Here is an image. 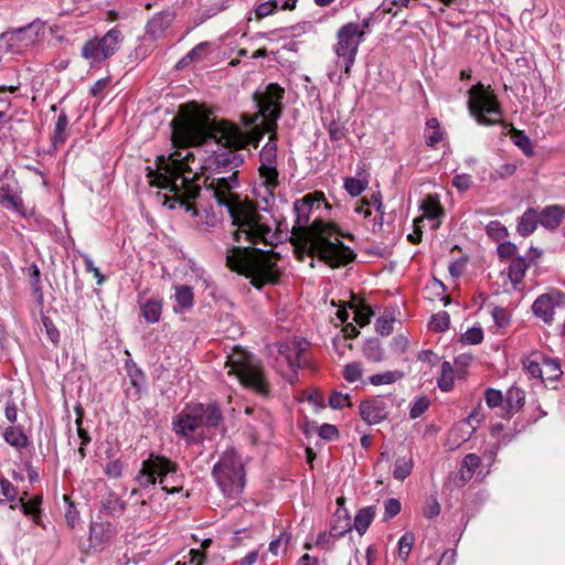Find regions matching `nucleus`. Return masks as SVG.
<instances>
[{
    "mask_svg": "<svg viewBox=\"0 0 565 565\" xmlns=\"http://www.w3.org/2000/svg\"><path fill=\"white\" fill-rule=\"evenodd\" d=\"M184 108L182 107L180 115L171 121L172 142L179 150L168 158L159 157L158 171L149 170L147 177L151 185L172 192L180 205L196 216L198 210L190 200L200 193V185L194 182L198 178L194 169L201 166L198 163L193 167L194 153L188 148L200 146L210 138L214 139L227 149L216 156L217 168L232 171L243 163L244 158L237 150L248 145V138L238 127L227 121H210L198 111L188 113Z\"/></svg>",
    "mask_w": 565,
    "mask_h": 565,
    "instance_id": "1",
    "label": "nucleus"
},
{
    "mask_svg": "<svg viewBox=\"0 0 565 565\" xmlns=\"http://www.w3.org/2000/svg\"><path fill=\"white\" fill-rule=\"evenodd\" d=\"M322 204L326 209L329 207L322 192L308 193L296 200L292 233L308 245L309 255L319 257L331 267L344 266L354 259L355 254L340 241L338 227L322 221L320 215L309 225L311 213L319 210Z\"/></svg>",
    "mask_w": 565,
    "mask_h": 565,
    "instance_id": "2",
    "label": "nucleus"
},
{
    "mask_svg": "<svg viewBox=\"0 0 565 565\" xmlns=\"http://www.w3.org/2000/svg\"><path fill=\"white\" fill-rule=\"evenodd\" d=\"M238 171H232L231 175L213 178L206 184V188L213 191V196L220 205L227 209L233 231V241L239 243L242 239L256 245L264 243L270 245L275 233L273 231V221L265 214L259 213L254 203L248 200H242L233 190L238 186Z\"/></svg>",
    "mask_w": 565,
    "mask_h": 565,
    "instance_id": "3",
    "label": "nucleus"
},
{
    "mask_svg": "<svg viewBox=\"0 0 565 565\" xmlns=\"http://www.w3.org/2000/svg\"><path fill=\"white\" fill-rule=\"evenodd\" d=\"M227 267L250 279L256 288L266 284H275L279 279V270L273 253L258 248L233 246L227 249Z\"/></svg>",
    "mask_w": 565,
    "mask_h": 565,
    "instance_id": "4",
    "label": "nucleus"
},
{
    "mask_svg": "<svg viewBox=\"0 0 565 565\" xmlns=\"http://www.w3.org/2000/svg\"><path fill=\"white\" fill-rule=\"evenodd\" d=\"M285 90L277 84H269L264 93L256 95V102L259 114L263 116V122L267 131L271 132L269 140L259 152V167H277V145L275 129L277 119L281 114L280 100L284 98Z\"/></svg>",
    "mask_w": 565,
    "mask_h": 565,
    "instance_id": "5",
    "label": "nucleus"
},
{
    "mask_svg": "<svg viewBox=\"0 0 565 565\" xmlns=\"http://www.w3.org/2000/svg\"><path fill=\"white\" fill-rule=\"evenodd\" d=\"M225 366L230 367L228 374L234 375L239 383L257 395L266 397L269 393L264 367L260 361L250 352L235 347L228 353Z\"/></svg>",
    "mask_w": 565,
    "mask_h": 565,
    "instance_id": "6",
    "label": "nucleus"
},
{
    "mask_svg": "<svg viewBox=\"0 0 565 565\" xmlns=\"http://www.w3.org/2000/svg\"><path fill=\"white\" fill-rule=\"evenodd\" d=\"M222 420L220 408L213 404L188 405L172 422L177 435L190 443H198L202 438L199 429L203 426L216 427Z\"/></svg>",
    "mask_w": 565,
    "mask_h": 565,
    "instance_id": "7",
    "label": "nucleus"
},
{
    "mask_svg": "<svg viewBox=\"0 0 565 565\" xmlns=\"http://www.w3.org/2000/svg\"><path fill=\"white\" fill-rule=\"evenodd\" d=\"M468 95L469 111L479 125L493 126L501 124L507 127V124L502 120L501 104L490 86L478 83L468 90Z\"/></svg>",
    "mask_w": 565,
    "mask_h": 565,
    "instance_id": "8",
    "label": "nucleus"
},
{
    "mask_svg": "<svg viewBox=\"0 0 565 565\" xmlns=\"http://www.w3.org/2000/svg\"><path fill=\"white\" fill-rule=\"evenodd\" d=\"M213 476L222 492L228 497L239 494L245 486L244 466L234 450L224 452L213 468Z\"/></svg>",
    "mask_w": 565,
    "mask_h": 565,
    "instance_id": "9",
    "label": "nucleus"
},
{
    "mask_svg": "<svg viewBox=\"0 0 565 565\" xmlns=\"http://www.w3.org/2000/svg\"><path fill=\"white\" fill-rule=\"evenodd\" d=\"M367 26L369 22L364 20L362 25L348 23L341 26L338 31V42L334 45V52L339 58L338 63L343 64V72L348 77L351 74V67L355 62L359 45L365 35L363 29Z\"/></svg>",
    "mask_w": 565,
    "mask_h": 565,
    "instance_id": "10",
    "label": "nucleus"
},
{
    "mask_svg": "<svg viewBox=\"0 0 565 565\" xmlns=\"http://www.w3.org/2000/svg\"><path fill=\"white\" fill-rule=\"evenodd\" d=\"M177 470V463L171 460L160 456L150 457L142 462L136 480L140 487L147 488L153 486L159 479V483L162 484V490L168 493H174L179 492L180 488L172 487L169 489L164 482L169 479L170 475H174Z\"/></svg>",
    "mask_w": 565,
    "mask_h": 565,
    "instance_id": "11",
    "label": "nucleus"
},
{
    "mask_svg": "<svg viewBox=\"0 0 565 565\" xmlns=\"http://www.w3.org/2000/svg\"><path fill=\"white\" fill-rule=\"evenodd\" d=\"M122 40L121 31L113 28L104 36L88 40L82 47V56L90 63H102L117 52Z\"/></svg>",
    "mask_w": 565,
    "mask_h": 565,
    "instance_id": "12",
    "label": "nucleus"
},
{
    "mask_svg": "<svg viewBox=\"0 0 565 565\" xmlns=\"http://www.w3.org/2000/svg\"><path fill=\"white\" fill-rule=\"evenodd\" d=\"M17 494L18 493L13 484L9 480L0 478V503H10L11 509L20 507L26 516H30L34 523H39L41 516L40 504L42 498L35 495L26 499V492H23V495L19 498H17Z\"/></svg>",
    "mask_w": 565,
    "mask_h": 565,
    "instance_id": "13",
    "label": "nucleus"
},
{
    "mask_svg": "<svg viewBox=\"0 0 565 565\" xmlns=\"http://www.w3.org/2000/svg\"><path fill=\"white\" fill-rule=\"evenodd\" d=\"M561 308H565V294L557 289L540 295L532 305L534 316L546 324L554 322L555 312Z\"/></svg>",
    "mask_w": 565,
    "mask_h": 565,
    "instance_id": "14",
    "label": "nucleus"
},
{
    "mask_svg": "<svg viewBox=\"0 0 565 565\" xmlns=\"http://www.w3.org/2000/svg\"><path fill=\"white\" fill-rule=\"evenodd\" d=\"M354 212L373 222L372 230L375 232L382 227L383 211L379 194H372L370 199L363 198L355 204Z\"/></svg>",
    "mask_w": 565,
    "mask_h": 565,
    "instance_id": "15",
    "label": "nucleus"
},
{
    "mask_svg": "<svg viewBox=\"0 0 565 565\" xmlns=\"http://www.w3.org/2000/svg\"><path fill=\"white\" fill-rule=\"evenodd\" d=\"M303 352L305 348L301 342H284L279 345L277 362L287 364V366L295 372L305 364Z\"/></svg>",
    "mask_w": 565,
    "mask_h": 565,
    "instance_id": "16",
    "label": "nucleus"
},
{
    "mask_svg": "<svg viewBox=\"0 0 565 565\" xmlns=\"http://www.w3.org/2000/svg\"><path fill=\"white\" fill-rule=\"evenodd\" d=\"M360 415L369 425H375L386 418V411L381 401H366L360 405Z\"/></svg>",
    "mask_w": 565,
    "mask_h": 565,
    "instance_id": "17",
    "label": "nucleus"
},
{
    "mask_svg": "<svg viewBox=\"0 0 565 565\" xmlns=\"http://www.w3.org/2000/svg\"><path fill=\"white\" fill-rule=\"evenodd\" d=\"M172 21L173 15L169 12H161L156 14L147 24V34L152 40L159 39L171 25Z\"/></svg>",
    "mask_w": 565,
    "mask_h": 565,
    "instance_id": "18",
    "label": "nucleus"
},
{
    "mask_svg": "<svg viewBox=\"0 0 565 565\" xmlns=\"http://www.w3.org/2000/svg\"><path fill=\"white\" fill-rule=\"evenodd\" d=\"M174 312L181 313L192 308L194 302V294L191 287L186 285L174 286Z\"/></svg>",
    "mask_w": 565,
    "mask_h": 565,
    "instance_id": "19",
    "label": "nucleus"
},
{
    "mask_svg": "<svg viewBox=\"0 0 565 565\" xmlns=\"http://www.w3.org/2000/svg\"><path fill=\"white\" fill-rule=\"evenodd\" d=\"M0 204L7 209H11L19 214H24L23 201L20 193L11 189L10 185L0 186Z\"/></svg>",
    "mask_w": 565,
    "mask_h": 565,
    "instance_id": "20",
    "label": "nucleus"
},
{
    "mask_svg": "<svg viewBox=\"0 0 565 565\" xmlns=\"http://www.w3.org/2000/svg\"><path fill=\"white\" fill-rule=\"evenodd\" d=\"M565 216V210L558 205L544 209L540 214V223L545 228H556Z\"/></svg>",
    "mask_w": 565,
    "mask_h": 565,
    "instance_id": "21",
    "label": "nucleus"
},
{
    "mask_svg": "<svg viewBox=\"0 0 565 565\" xmlns=\"http://www.w3.org/2000/svg\"><path fill=\"white\" fill-rule=\"evenodd\" d=\"M527 268H529V264L525 260V258H523V257H513L512 258V260L509 265V268H508V276L514 286L519 285L523 280Z\"/></svg>",
    "mask_w": 565,
    "mask_h": 565,
    "instance_id": "22",
    "label": "nucleus"
},
{
    "mask_svg": "<svg viewBox=\"0 0 565 565\" xmlns=\"http://www.w3.org/2000/svg\"><path fill=\"white\" fill-rule=\"evenodd\" d=\"M539 222L540 217L537 216V213L533 209L526 210L518 224L519 234L524 237L529 236L535 231Z\"/></svg>",
    "mask_w": 565,
    "mask_h": 565,
    "instance_id": "23",
    "label": "nucleus"
},
{
    "mask_svg": "<svg viewBox=\"0 0 565 565\" xmlns=\"http://www.w3.org/2000/svg\"><path fill=\"white\" fill-rule=\"evenodd\" d=\"M262 185L273 195L274 190L279 185V173L277 167L258 168Z\"/></svg>",
    "mask_w": 565,
    "mask_h": 565,
    "instance_id": "24",
    "label": "nucleus"
},
{
    "mask_svg": "<svg viewBox=\"0 0 565 565\" xmlns=\"http://www.w3.org/2000/svg\"><path fill=\"white\" fill-rule=\"evenodd\" d=\"M4 440L17 449L28 446V437L20 427L9 426L3 430Z\"/></svg>",
    "mask_w": 565,
    "mask_h": 565,
    "instance_id": "25",
    "label": "nucleus"
},
{
    "mask_svg": "<svg viewBox=\"0 0 565 565\" xmlns=\"http://www.w3.org/2000/svg\"><path fill=\"white\" fill-rule=\"evenodd\" d=\"M541 369H542V380L545 382L557 381L563 374L559 362L554 359L542 358V367Z\"/></svg>",
    "mask_w": 565,
    "mask_h": 565,
    "instance_id": "26",
    "label": "nucleus"
},
{
    "mask_svg": "<svg viewBox=\"0 0 565 565\" xmlns=\"http://www.w3.org/2000/svg\"><path fill=\"white\" fill-rule=\"evenodd\" d=\"M162 303L158 299H149L141 307V315L149 323H156L160 320Z\"/></svg>",
    "mask_w": 565,
    "mask_h": 565,
    "instance_id": "27",
    "label": "nucleus"
},
{
    "mask_svg": "<svg viewBox=\"0 0 565 565\" xmlns=\"http://www.w3.org/2000/svg\"><path fill=\"white\" fill-rule=\"evenodd\" d=\"M375 516V509L373 507H366L361 509L355 518H354V527L360 533L363 534L372 523Z\"/></svg>",
    "mask_w": 565,
    "mask_h": 565,
    "instance_id": "28",
    "label": "nucleus"
},
{
    "mask_svg": "<svg viewBox=\"0 0 565 565\" xmlns=\"http://www.w3.org/2000/svg\"><path fill=\"white\" fill-rule=\"evenodd\" d=\"M405 376L403 371L394 370L374 374L369 377V382L374 386L393 384Z\"/></svg>",
    "mask_w": 565,
    "mask_h": 565,
    "instance_id": "29",
    "label": "nucleus"
},
{
    "mask_svg": "<svg viewBox=\"0 0 565 565\" xmlns=\"http://www.w3.org/2000/svg\"><path fill=\"white\" fill-rule=\"evenodd\" d=\"M505 401L510 411L518 412L524 405L525 393L518 386H511L507 392Z\"/></svg>",
    "mask_w": 565,
    "mask_h": 565,
    "instance_id": "30",
    "label": "nucleus"
},
{
    "mask_svg": "<svg viewBox=\"0 0 565 565\" xmlns=\"http://www.w3.org/2000/svg\"><path fill=\"white\" fill-rule=\"evenodd\" d=\"M438 386L444 392H449L454 387V369L452 365L445 361L440 367V376L438 377Z\"/></svg>",
    "mask_w": 565,
    "mask_h": 565,
    "instance_id": "31",
    "label": "nucleus"
},
{
    "mask_svg": "<svg viewBox=\"0 0 565 565\" xmlns=\"http://www.w3.org/2000/svg\"><path fill=\"white\" fill-rule=\"evenodd\" d=\"M510 126V137L515 146H518L526 156L532 154V146L530 138L521 130L515 129L513 126Z\"/></svg>",
    "mask_w": 565,
    "mask_h": 565,
    "instance_id": "32",
    "label": "nucleus"
},
{
    "mask_svg": "<svg viewBox=\"0 0 565 565\" xmlns=\"http://www.w3.org/2000/svg\"><path fill=\"white\" fill-rule=\"evenodd\" d=\"M350 308L353 310L354 312V321L360 326V327H364L366 324L370 323V320H371V316L373 315V311L371 310V308L364 303H355V302H352L350 305Z\"/></svg>",
    "mask_w": 565,
    "mask_h": 565,
    "instance_id": "33",
    "label": "nucleus"
},
{
    "mask_svg": "<svg viewBox=\"0 0 565 565\" xmlns=\"http://www.w3.org/2000/svg\"><path fill=\"white\" fill-rule=\"evenodd\" d=\"M413 469V459L411 457H399L396 459L395 467L393 470V477L397 480H404L407 478Z\"/></svg>",
    "mask_w": 565,
    "mask_h": 565,
    "instance_id": "34",
    "label": "nucleus"
},
{
    "mask_svg": "<svg viewBox=\"0 0 565 565\" xmlns=\"http://www.w3.org/2000/svg\"><path fill=\"white\" fill-rule=\"evenodd\" d=\"M422 209L426 217L437 220L443 214V209L436 198L428 196L422 203Z\"/></svg>",
    "mask_w": 565,
    "mask_h": 565,
    "instance_id": "35",
    "label": "nucleus"
},
{
    "mask_svg": "<svg viewBox=\"0 0 565 565\" xmlns=\"http://www.w3.org/2000/svg\"><path fill=\"white\" fill-rule=\"evenodd\" d=\"M480 458L476 454H468L462 460V479H471L473 472L480 466Z\"/></svg>",
    "mask_w": 565,
    "mask_h": 565,
    "instance_id": "36",
    "label": "nucleus"
},
{
    "mask_svg": "<svg viewBox=\"0 0 565 565\" xmlns=\"http://www.w3.org/2000/svg\"><path fill=\"white\" fill-rule=\"evenodd\" d=\"M364 355L371 362H381L384 359V352L377 341H370L364 348Z\"/></svg>",
    "mask_w": 565,
    "mask_h": 565,
    "instance_id": "37",
    "label": "nucleus"
},
{
    "mask_svg": "<svg viewBox=\"0 0 565 565\" xmlns=\"http://www.w3.org/2000/svg\"><path fill=\"white\" fill-rule=\"evenodd\" d=\"M414 535L411 533L404 534L398 541V557L402 561H406L414 545Z\"/></svg>",
    "mask_w": 565,
    "mask_h": 565,
    "instance_id": "38",
    "label": "nucleus"
},
{
    "mask_svg": "<svg viewBox=\"0 0 565 565\" xmlns=\"http://www.w3.org/2000/svg\"><path fill=\"white\" fill-rule=\"evenodd\" d=\"M486 232L489 237L495 241H501L508 236L507 227L499 221H491L486 226Z\"/></svg>",
    "mask_w": 565,
    "mask_h": 565,
    "instance_id": "39",
    "label": "nucleus"
},
{
    "mask_svg": "<svg viewBox=\"0 0 565 565\" xmlns=\"http://www.w3.org/2000/svg\"><path fill=\"white\" fill-rule=\"evenodd\" d=\"M327 129L330 136V139L333 141L342 140L347 135V128L343 122L340 120H330L327 125Z\"/></svg>",
    "mask_w": 565,
    "mask_h": 565,
    "instance_id": "40",
    "label": "nucleus"
},
{
    "mask_svg": "<svg viewBox=\"0 0 565 565\" xmlns=\"http://www.w3.org/2000/svg\"><path fill=\"white\" fill-rule=\"evenodd\" d=\"M362 374H363V369H362V363H360V362L349 363L344 366L343 377L349 383H354V382L359 381L361 379Z\"/></svg>",
    "mask_w": 565,
    "mask_h": 565,
    "instance_id": "41",
    "label": "nucleus"
},
{
    "mask_svg": "<svg viewBox=\"0 0 565 565\" xmlns=\"http://www.w3.org/2000/svg\"><path fill=\"white\" fill-rule=\"evenodd\" d=\"M449 326H450V317L446 311L435 315L429 322L430 329L438 331V332H443V331L447 330L449 328Z\"/></svg>",
    "mask_w": 565,
    "mask_h": 565,
    "instance_id": "42",
    "label": "nucleus"
},
{
    "mask_svg": "<svg viewBox=\"0 0 565 565\" xmlns=\"http://www.w3.org/2000/svg\"><path fill=\"white\" fill-rule=\"evenodd\" d=\"M491 316L498 328L508 327L511 320L509 311L502 307H493Z\"/></svg>",
    "mask_w": 565,
    "mask_h": 565,
    "instance_id": "43",
    "label": "nucleus"
},
{
    "mask_svg": "<svg viewBox=\"0 0 565 565\" xmlns=\"http://www.w3.org/2000/svg\"><path fill=\"white\" fill-rule=\"evenodd\" d=\"M483 418V415L480 414L479 409H475L470 415L469 417L461 422L459 425H458V429H465V428H468L467 431H465V434L467 435V437H462V440H466L467 438L470 437L471 433L475 430V427L472 425V422H476V423H479L481 419Z\"/></svg>",
    "mask_w": 565,
    "mask_h": 565,
    "instance_id": "44",
    "label": "nucleus"
},
{
    "mask_svg": "<svg viewBox=\"0 0 565 565\" xmlns=\"http://www.w3.org/2000/svg\"><path fill=\"white\" fill-rule=\"evenodd\" d=\"M430 401L426 396L418 397L409 411L411 418L415 419L422 416L429 407Z\"/></svg>",
    "mask_w": 565,
    "mask_h": 565,
    "instance_id": "45",
    "label": "nucleus"
},
{
    "mask_svg": "<svg viewBox=\"0 0 565 565\" xmlns=\"http://www.w3.org/2000/svg\"><path fill=\"white\" fill-rule=\"evenodd\" d=\"M366 188V184L355 178H347L344 180V189L348 191L349 194L352 196L360 195Z\"/></svg>",
    "mask_w": 565,
    "mask_h": 565,
    "instance_id": "46",
    "label": "nucleus"
},
{
    "mask_svg": "<svg viewBox=\"0 0 565 565\" xmlns=\"http://www.w3.org/2000/svg\"><path fill=\"white\" fill-rule=\"evenodd\" d=\"M28 275L30 277V284L34 294L42 297L41 284H40V269L36 265L32 264L28 267Z\"/></svg>",
    "mask_w": 565,
    "mask_h": 565,
    "instance_id": "47",
    "label": "nucleus"
},
{
    "mask_svg": "<svg viewBox=\"0 0 565 565\" xmlns=\"http://www.w3.org/2000/svg\"><path fill=\"white\" fill-rule=\"evenodd\" d=\"M516 166L514 163H504L500 168L495 169L490 178L492 180L507 179L514 174Z\"/></svg>",
    "mask_w": 565,
    "mask_h": 565,
    "instance_id": "48",
    "label": "nucleus"
},
{
    "mask_svg": "<svg viewBox=\"0 0 565 565\" xmlns=\"http://www.w3.org/2000/svg\"><path fill=\"white\" fill-rule=\"evenodd\" d=\"M122 470L124 463L118 459L107 462L104 469L105 473L113 479L120 478L122 475Z\"/></svg>",
    "mask_w": 565,
    "mask_h": 565,
    "instance_id": "49",
    "label": "nucleus"
},
{
    "mask_svg": "<svg viewBox=\"0 0 565 565\" xmlns=\"http://www.w3.org/2000/svg\"><path fill=\"white\" fill-rule=\"evenodd\" d=\"M329 405L334 409L343 408L350 405L349 395L340 392H333L329 397Z\"/></svg>",
    "mask_w": 565,
    "mask_h": 565,
    "instance_id": "50",
    "label": "nucleus"
},
{
    "mask_svg": "<svg viewBox=\"0 0 565 565\" xmlns=\"http://www.w3.org/2000/svg\"><path fill=\"white\" fill-rule=\"evenodd\" d=\"M484 399L489 407H498L503 402V395L501 391L494 388H488L484 393Z\"/></svg>",
    "mask_w": 565,
    "mask_h": 565,
    "instance_id": "51",
    "label": "nucleus"
},
{
    "mask_svg": "<svg viewBox=\"0 0 565 565\" xmlns=\"http://www.w3.org/2000/svg\"><path fill=\"white\" fill-rule=\"evenodd\" d=\"M523 365H524V369H525V371L527 372L529 375H531L532 377L542 379V369H541L542 367V360L537 361V360H533V359L527 358L523 362Z\"/></svg>",
    "mask_w": 565,
    "mask_h": 565,
    "instance_id": "52",
    "label": "nucleus"
},
{
    "mask_svg": "<svg viewBox=\"0 0 565 565\" xmlns=\"http://www.w3.org/2000/svg\"><path fill=\"white\" fill-rule=\"evenodd\" d=\"M462 339L468 344H479L483 339V332L481 328H470L465 332Z\"/></svg>",
    "mask_w": 565,
    "mask_h": 565,
    "instance_id": "53",
    "label": "nucleus"
},
{
    "mask_svg": "<svg viewBox=\"0 0 565 565\" xmlns=\"http://www.w3.org/2000/svg\"><path fill=\"white\" fill-rule=\"evenodd\" d=\"M68 125L67 117L65 115H60L57 121L55 124V134H54V142H63L64 137L63 134Z\"/></svg>",
    "mask_w": 565,
    "mask_h": 565,
    "instance_id": "54",
    "label": "nucleus"
},
{
    "mask_svg": "<svg viewBox=\"0 0 565 565\" xmlns=\"http://www.w3.org/2000/svg\"><path fill=\"white\" fill-rule=\"evenodd\" d=\"M472 179L469 174H457L452 180V185L459 191L465 192L471 188Z\"/></svg>",
    "mask_w": 565,
    "mask_h": 565,
    "instance_id": "55",
    "label": "nucleus"
},
{
    "mask_svg": "<svg viewBox=\"0 0 565 565\" xmlns=\"http://www.w3.org/2000/svg\"><path fill=\"white\" fill-rule=\"evenodd\" d=\"M76 412H77V418L75 420V424L77 427V434H78V437L81 438V444H83V446H87L90 443V436L82 427V412L79 411V408H76Z\"/></svg>",
    "mask_w": 565,
    "mask_h": 565,
    "instance_id": "56",
    "label": "nucleus"
},
{
    "mask_svg": "<svg viewBox=\"0 0 565 565\" xmlns=\"http://www.w3.org/2000/svg\"><path fill=\"white\" fill-rule=\"evenodd\" d=\"M319 436L323 439L332 440L339 436V431L335 426L323 424L319 428Z\"/></svg>",
    "mask_w": 565,
    "mask_h": 565,
    "instance_id": "57",
    "label": "nucleus"
},
{
    "mask_svg": "<svg viewBox=\"0 0 565 565\" xmlns=\"http://www.w3.org/2000/svg\"><path fill=\"white\" fill-rule=\"evenodd\" d=\"M408 339L405 335L398 334L392 339V349L396 353H404L408 347Z\"/></svg>",
    "mask_w": 565,
    "mask_h": 565,
    "instance_id": "58",
    "label": "nucleus"
},
{
    "mask_svg": "<svg viewBox=\"0 0 565 565\" xmlns=\"http://www.w3.org/2000/svg\"><path fill=\"white\" fill-rule=\"evenodd\" d=\"M515 252H516V245L511 242H504L498 246V254L501 258L513 257Z\"/></svg>",
    "mask_w": 565,
    "mask_h": 565,
    "instance_id": "59",
    "label": "nucleus"
},
{
    "mask_svg": "<svg viewBox=\"0 0 565 565\" xmlns=\"http://www.w3.org/2000/svg\"><path fill=\"white\" fill-rule=\"evenodd\" d=\"M275 8L271 3L270 0L266 1V2H263L260 3L256 9H255V14L258 19H262V18H265L267 15H270L275 12Z\"/></svg>",
    "mask_w": 565,
    "mask_h": 565,
    "instance_id": "60",
    "label": "nucleus"
},
{
    "mask_svg": "<svg viewBox=\"0 0 565 565\" xmlns=\"http://www.w3.org/2000/svg\"><path fill=\"white\" fill-rule=\"evenodd\" d=\"M342 525H333L330 530V536L332 537H335V539H339L341 537L344 533H347L348 531L351 530V524H350V521L349 519H343L342 521Z\"/></svg>",
    "mask_w": 565,
    "mask_h": 565,
    "instance_id": "61",
    "label": "nucleus"
},
{
    "mask_svg": "<svg viewBox=\"0 0 565 565\" xmlns=\"http://www.w3.org/2000/svg\"><path fill=\"white\" fill-rule=\"evenodd\" d=\"M393 320L380 318L376 321V329L382 335H387L393 331Z\"/></svg>",
    "mask_w": 565,
    "mask_h": 565,
    "instance_id": "62",
    "label": "nucleus"
},
{
    "mask_svg": "<svg viewBox=\"0 0 565 565\" xmlns=\"http://www.w3.org/2000/svg\"><path fill=\"white\" fill-rule=\"evenodd\" d=\"M401 511V503L396 499H388L385 502V515L387 518H393L397 515Z\"/></svg>",
    "mask_w": 565,
    "mask_h": 565,
    "instance_id": "63",
    "label": "nucleus"
},
{
    "mask_svg": "<svg viewBox=\"0 0 565 565\" xmlns=\"http://www.w3.org/2000/svg\"><path fill=\"white\" fill-rule=\"evenodd\" d=\"M440 513V505L437 502V500L431 499L429 502H427L425 509H424V515L428 519H433L437 516Z\"/></svg>",
    "mask_w": 565,
    "mask_h": 565,
    "instance_id": "64",
    "label": "nucleus"
}]
</instances>
